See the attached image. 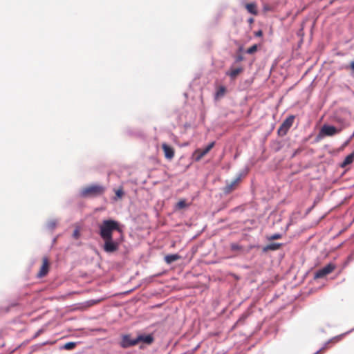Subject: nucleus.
I'll return each instance as SVG.
<instances>
[{"label": "nucleus", "mask_w": 354, "mask_h": 354, "mask_svg": "<svg viewBox=\"0 0 354 354\" xmlns=\"http://www.w3.org/2000/svg\"><path fill=\"white\" fill-rule=\"evenodd\" d=\"M97 303H98V301H93V300L88 301H86V303L85 308H88V307H90V306H93V305H94V304H97Z\"/></svg>", "instance_id": "obj_25"}, {"label": "nucleus", "mask_w": 354, "mask_h": 354, "mask_svg": "<svg viewBox=\"0 0 354 354\" xmlns=\"http://www.w3.org/2000/svg\"><path fill=\"white\" fill-rule=\"evenodd\" d=\"M349 68L354 71V61L351 62V64H350V66H349Z\"/></svg>", "instance_id": "obj_28"}, {"label": "nucleus", "mask_w": 354, "mask_h": 354, "mask_svg": "<svg viewBox=\"0 0 354 354\" xmlns=\"http://www.w3.org/2000/svg\"><path fill=\"white\" fill-rule=\"evenodd\" d=\"M262 35H263L262 30H259L255 32V36H257V37H261Z\"/></svg>", "instance_id": "obj_27"}, {"label": "nucleus", "mask_w": 354, "mask_h": 354, "mask_svg": "<svg viewBox=\"0 0 354 354\" xmlns=\"http://www.w3.org/2000/svg\"><path fill=\"white\" fill-rule=\"evenodd\" d=\"M49 261L47 257H44L42 259V265L40 268V270L37 274L39 277H43L47 274L49 270Z\"/></svg>", "instance_id": "obj_8"}, {"label": "nucleus", "mask_w": 354, "mask_h": 354, "mask_svg": "<svg viewBox=\"0 0 354 354\" xmlns=\"http://www.w3.org/2000/svg\"><path fill=\"white\" fill-rule=\"evenodd\" d=\"M263 8H264L265 10H269V8H268V6H265Z\"/></svg>", "instance_id": "obj_31"}, {"label": "nucleus", "mask_w": 354, "mask_h": 354, "mask_svg": "<svg viewBox=\"0 0 354 354\" xmlns=\"http://www.w3.org/2000/svg\"><path fill=\"white\" fill-rule=\"evenodd\" d=\"M120 344L123 348L135 346L137 344L136 338L133 339L130 335H124L122 337V340Z\"/></svg>", "instance_id": "obj_7"}, {"label": "nucleus", "mask_w": 354, "mask_h": 354, "mask_svg": "<svg viewBox=\"0 0 354 354\" xmlns=\"http://www.w3.org/2000/svg\"><path fill=\"white\" fill-rule=\"evenodd\" d=\"M248 22H249L250 24H252V23L254 22V19H253V18H250V19H248Z\"/></svg>", "instance_id": "obj_30"}, {"label": "nucleus", "mask_w": 354, "mask_h": 354, "mask_svg": "<svg viewBox=\"0 0 354 354\" xmlns=\"http://www.w3.org/2000/svg\"><path fill=\"white\" fill-rule=\"evenodd\" d=\"M230 248H231V250H234V251L239 250L241 249V247L236 243H232L230 245Z\"/></svg>", "instance_id": "obj_24"}, {"label": "nucleus", "mask_w": 354, "mask_h": 354, "mask_svg": "<svg viewBox=\"0 0 354 354\" xmlns=\"http://www.w3.org/2000/svg\"><path fill=\"white\" fill-rule=\"evenodd\" d=\"M243 57L242 56H238L237 58H236V61L237 62H241L243 60Z\"/></svg>", "instance_id": "obj_29"}, {"label": "nucleus", "mask_w": 354, "mask_h": 354, "mask_svg": "<svg viewBox=\"0 0 354 354\" xmlns=\"http://www.w3.org/2000/svg\"><path fill=\"white\" fill-rule=\"evenodd\" d=\"M137 344L139 342H143L144 344L150 345L153 341L154 338L151 334L149 335H140L136 337Z\"/></svg>", "instance_id": "obj_11"}, {"label": "nucleus", "mask_w": 354, "mask_h": 354, "mask_svg": "<svg viewBox=\"0 0 354 354\" xmlns=\"http://www.w3.org/2000/svg\"><path fill=\"white\" fill-rule=\"evenodd\" d=\"M257 49H258V46L257 44H254L253 46H252L251 47L248 48L246 50V53L248 54H253L254 53H256L257 51Z\"/></svg>", "instance_id": "obj_20"}, {"label": "nucleus", "mask_w": 354, "mask_h": 354, "mask_svg": "<svg viewBox=\"0 0 354 354\" xmlns=\"http://www.w3.org/2000/svg\"><path fill=\"white\" fill-rule=\"evenodd\" d=\"M76 346V343L75 342H67L63 346V348L66 350H71L73 349Z\"/></svg>", "instance_id": "obj_19"}, {"label": "nucleus", "mask_w": 354, "mask_h": 354, "mask_svg": "<svg viewBox=\"0 0 354 354\" xmlns=\"http://www.w3.org/2000/svg\"><path fill=\"white\" fill-rule=\"evenodd\" d=\"M99 228L100 235L104 242L103 250L107 253H113L118 250L122 239L114 240L113 233L114 231H117L122 234L119 223L111 219L104 220Z\"/></svg>", "instance_id": "obj_1"}, {"label": "nucleus", "mask_w": 354, "mask_h": 354, "mask_svg": "<svg viewBox=\"0 0 354 354\" xmlns=\"http://www.w3.org/2000/svg\"><path fill=\"white\" fill-rule=\"evenodd\" d=\"M73 236L74 238L75 239H78L79 236H80V232L78 230H75L74 232H73Z\"/></svg>", "instance_id": "obj_26"}, {"label": "nucleus", "mask_w": 354, "mask_h": 354, "mask_svg": "<svg viewBox=\"0 0 354 354\" xmlns=\"http://www.w3.org/2000/svg\"><path fill=\"white\" fill-rule=\"evenodd\" d=\"M215 142L213 141L210 142L205 148L204 149H197L194 151L193 153V157L196 162L200 161L205 155H207L210 150L214 147Z\"/></svg>", "instance_id": "obj_5"}, {"label": "nucleus", "mask_w": 354, "mask_h": 354, "mask_svg": "<svg viewBox=\"0 0 354 354\" xmlns=\"http://www.w3.org/2000/svg\"><path fill=\"white\" fill-rule=\"evenodd\" d=\"M281 246H282L281 243H272L268 244L266 247H264L263 251L267 252L268 250H272V251L277 250Z\"/></svg>", "instance_id": "obj_15"}, {"label": "nucleus", "mask_w": 354, "mask_h": 354, "mask_svg": "<svg viewBox=\"0 0 354 354\" xmlns=\"http://www.w3.org/2000/svg\"><path fill=\"white\" fill-rule=\"evenodd\" d=\"M240 183V178H236L230 183H227L226 186L223 188V192L225 194H228L232 192L235 190Z\"/></svg>", "instance_id": "obj_9"}, {"label": "nucleus", "mask_w": 354, "mask_h": 354, "mask_svg": "<svg viewBox=\"0 0 354 354\" xmlns=\"http://www.w3.org/2000/svg\"><path fill=\"white\" fill-rule=\"evenodd\" d=\"M188 206L189 205L187 203L185 199H181L176 203V208L178 209H182Z\"/></svg>", "instance_id": "obj_18"}, {"label": "nucleus", "mask_w": 354, "mask_h": 354, "mask_svg": "<svg viewBox=\"0 0 354 354\" xmlns=\"http://www.w3.org/2000/svg\"><path fill=\"white\" fill-rule=\"evenodd\" d=\"M180 259V255L177 254H169V255H167L165 257V261L168 264H170L172 262L174 261H176L178 259Z\"/></svg>", "instance_id": "obj_17"}, {"label": "nucleus", "mask_w": 354, "mask_h": 354, "mask_svg": "<svg viewBox=\"0 0 354 354\" xmlns=\"http://www.w3.org/2000/svg\"><path fill=\"white\" fill-rule=\"evenodd\" d=\"M343 337H344L343 334L334 337L328 342H327L323 348L319 349L315 354H319V353L324 352V351L328 348V345L329 344V343H330V342L334 343V344L337 343V342H339L340 340H342Z\"/></svg>", "instance_id": "obj_12"}, {"label": "nucleus", "mask_w": 354, "mask_h": 354, "mask_svg": "<svg viewBox=\"0 0 354 354\" xmlns=\"http://www.w3.org/2000/svg\"><path fill=\"white\" fill-rule=\"evenodd\" d=\"M282 237V235L281 234L277 233L274 234L268 237V240L272 241V240H277L279 239Z\"/></svg>", "instance_id": "obj_21"}, {"label": "nucleus", "mask_w": 354, "mask_h": 354, "mask_svg": "<svg viewBox=\"0 0 354 354\" xmlns=\"http://www.w3.org/2000/svg\"><path fill=\"white\" fill-rule=\"evenodd\" d=\"M243 71L242 67H239L236 68H231L229 71L226 73V75L230 76L231 79H235L240 73H241Z\"/></svg>", "instance_id": "obj_14"}, {"label": "nucleus", "mask_w": 354, "mask_h": 354, "mask_svg": "<svg viewBox=\"0 0 354 354\" xmlns=\"http://www.w3.org/2000/svg\"><path fill=\"white\" fill-rule=\"evenodd\" d=\"M335 266L333 263H328L326 266L318 270L315 274V279H321L324 278L328 274L333 272L335 269Z\"/></svg>", "instance_id": "obj_6"}, {"label": "nucleus", "mask_w": 354, "mask_h": 354, "mask_svg": "<svg viewBox=\"0 0 354 354\" xmlns=\"http://www.w3.org/2000/svg\"><path fill=\"white\" fill-rule=\"evenodd\" d=\"M105 187L93 184L83 187L80 191V196L84 198H94L102 196L105 192Z\"/></svg>", "instance_id": "obj_2"}, {"label": "nucleus", "mask_w": 354, "mask_h": 354, "mask_svg": "<svg viewBox=\"0 0 354 354\" xmlns=\"http://www.w3.org/2000/svg\"><path fill=\"white\" fill-rule=\"evenodd\" d=\"M115 195L118 198H122L124 196V192L122 188H119L115 191Z\"/></svg>", "instance_id": "obj_22"}, {"label": "nucleus", "mask_w": 354, "mask_h": 354, "mask_svg": "<svg viewBox=\"0 0 354 354\" xmlns=\"http://www.w3.org/2000/svg\"><path fill=\"white\" fill-rule=\"evenodd\" d=\"M295 116L291 115L288 116L281 124L279 128L278 129V134L280 136H284L287 134L288 131L292 126L295 121Z\"/></svg>", "instance_id": "obj_4"}, {"label": "nucleus", "mask_w": 354, "mask_h": 354, "mask_svg": "<svg viewBox=\"0 0 354 354\" xmlns=\"http://www.w3.org/2000/svg\"><path fill=\"white\" fill-rule=\"evenodd\" d=\"M340 131L339 129H337L334 126H330L327 124H324L320 129V131L317 136L316 137V141L321 140L324 136H333Z\"/></svg>", "instance_id": "obj_3"}, {"label": "nucleus", "mask_w": 354, "mask_h": 354, "mask_svg": "<svg viewBox=\"0 0 354 354\" xmlns=\"http://www.w3.org/2000/svg\"><path fill=\"white\" fill-rule=\"evenodd\" d=\"M245 7L249 13H250L253 15H258L257 5L256 3L252 2V3H246Z\"/></svg>", "instance_id": "obj_13"}, {"label": "nucleus", "mask_w": 354, "mask_h": 354, "mask_svg": "<svg viewBox=\"0 0 354 354\" xmlns=\"http://www.w3.org/2000/svg\"><path fill=\"white\" fill-rule=\"evenodd\" d=\"M225 88L224 86H221L217 92H216V95L218 97L219 96H223L224 94H225Z\"/></svg>", "instance_id": "obj_23"}, {"label": "nucleus", "mask_w": 354, "mask_h": 354, "mask_svg": "<svg viewBox=\"0 0 354 354\" xmlns=\"http://www.w3.org/2000/svg\"><path fill=\"white\" fill-rule=\"evenodd\" d=\"M354 160V151L348 155L342 162L341 166L344 167L350 164H351Z\"/></svg>", "instance_id": "obj_16"}, {"label": "nucleus", "mask_w": 354, "mask_h": 354, "mask_svg": "<svg viewBox=\"0 0 354 354\" xmlns=\"http://www.w3.org/2000/svg\"><path fill=\"white\" fill-rule=\"evenodd\" d=\"M335 0H331L330 1V3H332L333 1H335Z\"/></svg>", "instance_id": "obj_32"}, {"label": "nucleus", "mask_w": 354, "mask_h": 354, "mask_svg": "<svg viewBox=\"0 0 354 354\" xmlns=\"http://www.w3.org/2000/svg\"><path fill=\"white\" fill-rule=\"evenodd\" d=\"M162 149L164 151L165 157L168 160H171L174 157L175 151L173 147L167 143L162 144Z\"/></svg>", "instance_id": "obj_10"}]
</instances>
